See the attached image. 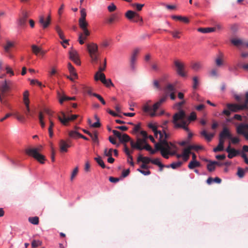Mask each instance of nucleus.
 <instances>
[{
  "instance_id": "nucleus-58",
  "label": "nucleus",
  "mask_w": 248,
  "mask_h": 248,
  "mask_svg": "<svg viewBox=\"0 0 248 248\" xmlns=\"http://www.w3.org/2000/svg\"><path fill=\"white\" fill-rule=\"evenodd\" d=\"M113 152L112 149H110L109 150H108L107 148H106L104 151V154L106 156H112V153Z\"/></svg>"
},
{
  "instance_id": "nucleus-60",
  "label": "nucleus",
  "mask_w": 248,
  "mask_h": 248,
  "mask_svg": "<svg viewBox=\"0 0 248 248\" xmlns=\"http://www.w3.org/2000/svg\"><path fill=\"white\" fill-rule=\"evenodd\" d=\"M99 80H100L103 83L106 81V77L104 73H99L98 75Z\"/></svg>"
},
{
  "instance_id": "nucleus-28",
  "label": "nucleus",
  "mask_w": 248,
  "mask_h": 248,
  "mask_svg": "<svg viewBox=\"0 0 248 248\" xmlns=\"http://www.w3.org/2000/svg\"><path fill=\"white\" fill-rule=\"evenodd\" d=\"M201 135H202V136L204 137L208 141H210L212 139V138L214 137V134H213V133H210V134H208L207 133V132L205 130H202L201 132Z\"/></svg>"
},
{
  "instance_id": "nucleus-22",
  "label": "nucleus",
  "mask_w": 248,
  "mask_h": 248,
  "mask_svg": "<svg viewBox=\"0 0 248 248\" xmlns=\"http://www.w3.org/2000/svg\"><path fill=\"white\" fill-rule=\"evenodd\" d=\"M59 146L60 151L62 152H66L67 151V148L70 147V145L63 140H60Z\"/></svg>"
},
{
  "instance_id": "nucleus-57",
  "label": "nucleus",
  "mask_w": 248,
  "mask_h": 248,
  "mask_svg": "<svg viewBox=\"0 0 248 248\" xmlns=\"http://www.w3.org/2000/svg\"><path fill=\"white\" fill-rule=\"evenodd\" d=\"M189 149L191 150H195L196 151H198L200 149H202V147L199 145H190L188 147Z\"/></svg>"
},
{
  "instance_id": "nucleus-2",
  "label": "nucleus",
  "mask_w": 248,
  "mask_h": 248,
  "mask_svg": "<svg viewBox=\"0 0 248 248\" xmlns=\"http://www.w3.org/2000/svg\"><path fill=\"white\" fill-rule=\"evenodd\" d=\"M186 116L185 111L183 110H181L174 114L172 122L174 124L175 128H182L188 132V138L190 139L192 138L193 134L189 131V129L187 126L189 123L187 121L184 120L186 118Z\"/></svg>"
},
{
  "instance_id": "nucleus-23",
  "label": "nucleus",
  "mask_w": 248,
  "mask_h": 248,
  "mask_svg": "<svg viewBox=\"0 0 248 248\" xmlns=\"http://www.w3.org/2000/svg\"><path fill=\"white\" fill-rule=\"evenodd\" d=\"M148 126L149 128L151 129L152 131L154 132L155 136L156 137H157L158 134L159 135V137H161V136H163L162 131L157 130V126L155 124L152 123H150L148 124Z\"/></svg>"
},
{
  "instance_id": "nucleus-12",
  "label": "nucleus",
  "mask_w": 248,
  "mask_h": 248,
  "mask_svg": "<svg viewBox=\"0 0 248 248\" xmlns=\"http://www.w3.org/2000/svg\"><path fill=\"white\" fill-rule=\"evenodd\" d=\"M146 143V139L138 138L136 142H135L133 140L130 141V145L133 149L142 150L141 147L143 146Z\"/></svg>"
},
{
  "instance_id": "nucleus-40",
  "label": "nucleus",
  "mask_w": 248,
  "mask_h": 248,
  "mask_svg": "<svg viewBox=\"0 0 248 248\" xmlns=\"http://www.w3.org/2000/svg\"><path fill=\"white\" fill-rule=\"evenodd\" d=\"M191 154L190 150L188 147L187 148L185 149L184 151L183 156L184 157V159L185 161H186L189 158V155Z\"/></svg>"
},
{
  "instance_id": "nucleus-53",
  "label": "nucleus",
  "mask_w": 248,
  "mask_h": 248,
  "mask_svg": "<svg viewBox=\"0 0 248 248\" xmlns=\"http://www.w3.org/2000/svg\"><path fill=\"white\" fill-rule=\"evenodd\" d=\"M29 104H25L26 107V109L24 110V113L27 117H28L29 116H32V115L30 114V108Z\"/></svg>"
},
{
  "instance_id": "nucleus-41",
  "label": "nucleus",
  "mask_w": 248,
  "mask_h": 248,
  "mask_svg": "<svg viewBox=\"0 0 248 248\" xmlns=\"http://www.w3.org/2000/svg\"><path fill=\"white\" fill-rule=\"evenodd\" d=\"M76 99L75 97H67L66 96L63 95L62 97L60 98L59 102L61 104H62L64 101L67 100H75Z\"/></svg>"
},
{
  "instance_id": "nucleus-21",
  "label": "nucleus",
  "mask_w": 248,
  "mask_h": 248,
  "mask_svg": "<svg viewBox=\"0 0 248 248\" xmlns=\"http://www.w3.org/2000/svg\"><path fill=\"white\" fill-rule=\"evenodd\" d=\"M28 17V13L26 11H23L22 12V16L19 19L18 25L21 27H24L26 24V21Z\"/></svg>"
},
{
  "instance_id": "nucleus-50",
  "label": "nucleus",
  "mask_w": 248,
  "mask_h": 248,
  "mask_svg": "<svg viewBox=\"0 0 248 248\" xmlns=\"http://www.w3.org/2000/svg\"><path fill=\"white\" fill-rule=\"evenodd\" d=\"M13 43L10 41H7L6 45L4 46L5 51L7 52H9L10 48L13 47Z\"/></svg>"
},
{
  "instance_id": "nucleus-42",
  "label": "nucleus",
  "mask_w": 248,
  "mask_h": 248,
  "mask_svg": "<svg viewBox=\"0 0 248 248\" xmlns=\"http://www.w3.org/2000/svg\"><path fill=\"white\" fill-rule=\"evenodd\" d=\"M29 221L32 224L37 225L39 223V217H30Z\"/></svg>"
},
{
  "instance_id": "nucleus-47",
  "label": "nucleus",
  "mask_w": 248,
  "mask_h": 248,
  "mask_svg": "<svg viewBox=\"0 0 248 248\" xmlns=\"http://www.w3.org/2000/svg\"><path fill=\"white\" fill-rule=\"evenodd\" d=\"M91 138L93 141L95 143H98V136H97V132H94L93 134L91 133V135L89 136Z\"/></svg>"
},
{
  "instance_id": "nucleus-55",
  "label": "nucleus",
  "mask_w": 248,
  "mask_h": 248,
  "mask_svg": "<svg viewBox=\"0 0 248 248\" xmlns=\"http://www.w3.org/2000/svg\"><path fill=\"white\" fill-rule=\"evenodd\" d=\"M170 33L171 34L174 38H180V36L179 34H181V32L178 31H170Z\"/></svg>"
},
{
  "instance_id": "nucleus-29",
  "label": "nucleus",
  "mask_w": 248,
  "mask_h": 248,
  "mask_svg": "<svg viewBox=\"0 0 248 248\" xmlns=\"http://www.w3.org/2000/svg\"><path fill=\"white\" fill-rule=\"evenodd\" d=\"M68 69L71 76L74 77L75 78H78V75L75 71V69L71 63H68Z\"/></svg>"
},
{
  "instance_id": "nucleus-19",
  "label": "nucleus",
  "mask_w": 248,
  "mask_h": 248,
  "mask_svg": "<svg viewBox=\"0 0 248 248\" xmlns=\"http://www.w3.org/2000/svg\"><path fill=\"white\" fill-rule=\"evenodd\" d=\"M226 151L227 153H228V157L229 158H233V157L236 156L239 153V152L237 150L234 148H232L230 145L226 148Z\"/></svg>"
},
{
  "instance_id": "nucleus-49",
  "label": "nucleus",
  "mask_w": 248,
  "mask_h": 248,
  "mask_svg": "<svg viewBox=\"0 0 248 248\" xmlns=\"http://www.w3.org/2000/svg\"><path fill=\"white\" fill-rule=\"evenodd\" d=\"M42 243L39 240H34L31 242V246L33 248H36L42 245Z\"/></svg>"
},
{
  "instance_id": "nucleus-8",
  "label": "nucleus",
  "mask_w": 248,
  "mask_h": 248,
  "mask_svg": "<svg viewBox=\"0 0 248 248\" xmlns=\"http://www.w3.org/2000/svg\"><path fill=\"white\" fill-rule=\"evenodd\" d=\"M87 27L88 26L80 27L82 31V32H81L78 34V41L80 45L84 44V41L86 40L87 37L90 35V31L87 29Z\"/></svg>"
},
{
  "instance_id": "nucleus-64",
  "label": "nucleus",
  "mask_w": 248,
  "mask_h": 248,
  "mask_svg": "<svg viewBox=\"0 0 248 248\" xmlns=\"http://www.w3.org/2000/svg\"><path fill=\"white\" fill-rule=\"evenodd\" d=\"M162 133L163 134V140H167L170 138V135L167 133L165 129L163 130Z\"/></svg>"
},
{
  "instance_id": "nucleus-32",
  "label": "nucleus",
  "mask_w": 248,
  "mask_h": 248,
  "mask_svg": "<svg viewBox=\"0 0 248 248\" xmlns=\"http://www.w3.org/2000/svg\"><path fill=\"white\" fill-rule=\"evenodd\" d=\"M29 92L25 91L23 94V100L24 104H30Z\"/></svg>"
},
{
  "instance_id": "nucleus-34",
  "label": "nucleus",
  "mask_w": 248,
  "mask_h": 248,
  "mask_svg": "<svg viewBox=\"0 0 248 248\" xmlns=\"http://www.w3.org/2000/svg\"><path fill=\"white\" fill-rule=\"evenodd\" d=\"M202 67V64L201 62H193L191 64L192 69L195 71H198Z\"/></svg>"
},
{
  "instance_id": "nucleus-36",
  "label": "nucleus",
  "mask_w": 248,
  "mask_h": 248,
  "mask_svg": "<svg viewBox=\"0 0 248 248\" xmlns=\"http://www.w3.org/2000/svg\"><path fill=\"white\" fill-rule=\"evenodd\" d=\"M151 163L159 166L160 168V171L162 170L163 167H166L160 162L159 159L158 158H156L153 160L152 159Z\"/></svg>"
},
{
  "instance_id": "nucleus-4",
  "label": "nucleus",
  "mask_w": 248,
  "mask_h": 248,
  "mask_svg": "<svg viewBox=\"0 0 248 248\" xmlns=\"http://www.w3.org/2000/svg\"><path fill=\"white\" fill-rule=\"evenodd\" d=\"M87 50L91 59V62L97 63L99 56L98 45L94 43H91L87 45Z\"/></svg>"
},
{
  "instance_id": "nucleus-31",
  "label": "nucleus",
  "mask_w": 248,
  "mask_h": 248,
  "mask_svg": "<svg viewBox=\"0 0 248 248\" xmlns=\"http://www.w3.org/2000/svg\"><path fill=\"white\" fill-rule=\"evenodd\" d=\"M119 140L122 143H125L128 141L130 142L132 140H131L130 137L127 134H124L123 135H121Z\"/></svg>"
},
{
  "instance_id": "nucleus-16",
  "label": "nucleus",
  "mask_w": 248,
  "mask_h": 248,
  "mask_svg": "<svg viewBox=\"0 0 248 248\" xmlns=\"http://www.w3.org/2000/svg\"><path fill=\"white\" fill-rule=\"evenodd\" d=\"M31 48L32 52L36 56H38L39 54L43 56L46 53V51L43 50L41 47L35 45H32Z\"/></svg>"
},
{
  "instance_id": "nucleus-59",
  "label": "nucleus",
  "mask_w": 248,
  "mask_h": 248,
  "mask_svg": "<svg viewBox=\"0 0 248 248\" xmlns=\"http://www.w3.org/2000/svg\"><path fill=\"white\" fill-rule=\"evenodd\" d=\"M223 149H224V145L218 144V145L217 146V147H216V148H215L213 149V151L214 152H217L223 151Z\"/></svg>"
},
{
  "instance_id": "nucleus-51",
  "label": "nucleus",
  "mask_w": 248,
  "mask_h": 248,
  "mask_svg": "<svg viewBox=\"0 0 248 248\" xmlns=\"http://www.w3.org/2000/svg\"><path fill=\"white\" fill-rule=\"evenodd\" d=\"M237 175L239 178H243L245 175V171L241 168L238 167Z\"/></svg>"
},
{
  "instance_id": "nucleus-18",
  "label": "nucleus",
  "mask_w": 248,
  "mask_h": 248,
  "mask_svg": "<svg viewBox=\"0 0 248 248\" xmlns=\"http://www.w3.org/2000/svg\"><path fill=\"white\" fill-rule=\"evenodd\" d=\"M139 52V50L138 49H135L132 54L131 59H130V67L131 68L134 70L135 69V63L137 59V57Z\"/></svg>"
},
{
  "instance_id": "nucleus-45",
  "label": "nucleus",
  "mask_w": 248,
  "mask_h": 248,
  "mask_svg": "<svg viewBox=\"0 0 248 248\" xmlns=\"http://www.w3.org/2000/svg\"><path fill=\"white\" fill-rule=\"evenodd\" d=\"M56 31H57L58 34L59 35L60 38L61 39H64V35L62 31V30L61 29V28L59 26H56L55 28Z\"/></svg>"
},
{
  "instance_id": "nucleus-5",
  "label": "nucleus",
  "mask_w": 248,
  "mask_h": 248,
  "mask_svg": "<svg viewBox=\"0 0 248 248\" xmlns=\"http://www.w3.org/2000/svg\"><path fill=\"white\" fill-rule=\"evenodd\" d=\"M226 106L228 109L234 112H238L242 110H248V92L245 94V100L242 104H227Z\"/></svg>"
},
{
  "instance_id": "nucleus-46",
  "label": "nucleus",
  "mask_w": 248,
  "mask_h": 248,
  "mask_svg": "<svg viewBox=\"0 0 248 248\" xmlns=\"http://www.w3.org/2000/svg\"><path fill=\"white\" fill-rule=\"evenodd\" d=\"M106 66H103V67L100 66L99 67V71L96 73L95 76H94V79L95 80H98L99 78L98 75L99 73H102V72L104 71L106 69Z\"/></svg>"
},
{
  "instance_id": "nucleus-11",
  "label": "nucleus",
  "mask_w": 248,
  "mask_h": 248,
  "mask_svg": "<svg viewBox=\"0 0 248 248\" xmlns=\"http://www.w3.org/2000/svg\"><path fill=\"white\" fill-rule=\"evenodd\" d=\"M238 134L243 135L248 140V124H241L236 128Z\"/></svg>"
},
{
  "instance_id": "nucleus-24",
  "label": "nucleus",
  "mask_w": 248,
  "mask_h": 248,
  "mask_svg": "<svg viewBox=\"0 0 248 248\" xmlns=\"http://www.w3.org/2000/svg\"><path fill=\"white\" fill-rule=\"evenodd\" d=\"M164 91L166 94V95H168L172 93L175 92V88L173 85L171 84H168L165 87Z\"/></svg>"
},
{
  "instance_id": "nucleus-3",
  "label": "nucleus",
  "mask_w": 248,
  "mask_h": 248,
  "mask_svg": "<svg viewBox=\"0 0 248 248\" xmlns=\"http://www.w3.org/2000/svg\"><path fill=\"white\" fill-rule=\"evenodd\" d=\"M12 85V82L10 80L4 79L0 81V101L1 103H5L3 98L11 90Z\"/></svg>"
},
{
  "instance_id": "nucleus-25",
  "label": "nucleus",
  "mask_w": 248,
  "mask_h": 248,
  "mask_svg": "<svg viewBox=\"0 0 248 248\" xmlns=\"http://www.w3.org/2000/svg\"><path fill=\"white\" fill-rule=\"evenodd\" d=\"M224 55L220 53L215 60L216 64L217 66L220 67L223 65Z\"/></svg>"
},
{
  "instance_id": "nucleus-26",
  "label": "nucleus",
  "mask_w": 248,
  "mask_h": 248,
  "mask_svg": "<svg viewBox=\"0 0 248 248\" xmlns=\"http://www.w3.org/2000/svg\"><path fill=\"white\" fill-rule=\"evenodd\" d=\"M206 161H209V162L207 165V168L208 171L210 172L215 170L216 165H219V163L217 161H208L207 160H206Z\"/></svg>"
},
{
  "instance_id": "nucleus-62",
  "label": "nucleus",
  "mask_w": 248,
  "mask_h": 248,
  "mask_svg": "<svg viewBox=\"0 0 248 248\" xmlns=\"http://www.w3.org/2000/svg\"><path fill=\"white\" fill-rule=\"evenodd\" d=\"M108 9L109 11V12H112L114 11L116 9V6L113 3H112L109 6H108Z\"/></svg>"
},
{
  "instance_id": "nucleus-43",
  "label": "nucleus",
  "mask_w": 248,
  "mask_h": 248,
  "mask_svg": "<svg viewBox=\"0 0 248 248\" xmlns=\"http://www.w3.org/2000/svg\"><path fill=\"white\" fill-rule=\"evenodd\" d=\"M80 134H80L78 132L76 131H71L69 133V136L70 137L74 139H77L78 137H79Z\"/></svg>"
},
{
  "instance_id": "nucleus-63",
  "label": "nucleus",
  "mask_w": 248,
  "mask_h": 248,
  "mask_svg": "<svg viewBox=\"0 0 248 248\" xmlns=\"http://www.w3.org/2000/svg\"><path fill=\"white\" fill-rule=\"evenodd\" d=\"M103 83L107 87H109L110 86H114L113 83L112 82L110 79H106V81Z\"/></svg>"
},
{
  "instance_id": "nucleus-37",
  "label": "nucleus",
  "mask_w": 248,
  "mask_h": 248,
  "mask_svg": "<svg viewBox=\"0 0 248 248\" xmlns=\"http://www.w3.org/2000/svg\"><path fill=\"white\" fill-rule=\"evenodd\" d=\"M231 42L233 45L238 46L240 45L242 46L243 40L240 39H233L231 40Z\"/></svg>"
},
{
  "instance_id": "nucleus-61",
  "label": "nucleus",
  "mask_w": 248,
  "mask_h": 248,
  "mask_svg": "<svg viewBox=\"0 0 248 248\" xmlns=\"http://www.w3.org/2000/svg\"><path fill=\"white\" fill-rule=\"evenodd\" d=\"M210 76L211 77H217L218 76V71L216 69H212L209 72Z\"/></svg>"
},
{
  "instance_id": "nucleus-30",
  "label": "nucleus",
  "mask_w": 248,
  "mask_h": 248,
  "mask_svg": "<svg viewBox=\"0 0 248 248\" xmlns=\"http://www.w3.org/2000/svg\"><path fill=\"white\" fill-rule=\"evenodd\" d=\"M201 166V163L197 161H191L188 165V167L189 169L192 170L195 168Z\"/></svg>"
},
{
  "instance_id": "nucleus-56",
  "label": "nucleus",
  "mask_w": 248,
  "mask_h": 248,
  "mask_svg": "<svg viewBox=\"0 0 248 248\" xmlns=\"http://www.w3.org/2000/svg\"><path fill=\"white\" fill-rule=\"evenodd\" d=\"M196 118H197V116H196V113L195 112H192L190 113V115L188 117V120L190 122L193 121L195 120L196 119Z\"/></svg>"
},
{
  "instance_id": "nucleus-39",
  "label": "nucleus",
  "mask_w": 248,
  "mask_h": 248,
  "mask_svg": "<svg viewBox=\"0 0 248 248\" xmlns=\"http://www.w3.org/2000/svg\"><path fill=\"white\" fill-rule=\"evenodd\" d=\"M137 15L138 16L135 12L130 10L128 11L125 14L126 17L129 19H132Z\"/></svg>"
},
{
  "instance_id": "nucleus-17",
  "label": "nucleus",
  "mask_w": 248,
  "mask_h": 248,
  "mask_svg": "<svg viewBox=\"0 0 248 248\" xmlns=\"http://www.w3.org/2000/svg\"><path fill=\"white\" fill-rule=\"evenodd\" d=\"M124 152L127 156V162L129 163L131 166H134V163L133 161V157L132 155H131V154L133 153V150L130 151L129 149V148L127 147L126 145L124 144Z\"/></svg>"
},
{
  "instance_id": "nucleus-44",
  "label": "nucleus",
  "mask_w": 248,
  "mask_h": 248,
  "mask_svg": "<svg viewBox=\"0 0 248 248\" xmlns=\"http://www.w3.org/2000/svg\"><path fill=\"white\" fill-rule=\"evenodd\" d=\"M94 159L102 168L104 169L106 168L105 164L100 156L95 157Z\"/></svg>"
},
{
  "instance_id": "nucleus-13",
  "label": "nucleus",
  "mask_w": 248,
  "mask_h": 248,
  "mask_svg": "<svg viewBox=\"0 0 248 248\" xmlns=\"http://www.w3.org/2000/svg\"><path fill=\"white\" fill-rule=\"evenodd\" d=\"M80 17L78 20V24L79 27H84L85 26H88V23L86 20V17L87 16L85 9L82 8L80 9Z\"/></svg>"
},
{
  "instance_id": "nucleus-6",
  "label": "nucleus",
  "mask_w": 248,
  "mask_h": 248,
  "mask_svg": "<svg viewBox=\"0 0 248 248\" xmlns=\"http://www.w3.org/2000/svg\"><path fill=\"white\" fill-rule=\"evenodd\" d=\"M42 148V146H40L38 148H28L25 150V153L28 155L32 156L40 163L43 164L45 160V156L38 153Z\"/></svg>"
},
{
  "instance_id": "nucleus-35",
  "label": "nucleus",
  "mask_w": 248,
  "mask_h": 248,
  "mask_svg": "<svg viewBox=\"0 0 248 248\" xmlns=\"http://www.w3.org/2000/svg\"><path fill=\"white\" fill-rule=\"evenodd\" d=\"M172 18L174 19L179 20L186 23H188L189 21V19L187 17L182 16H172Z\"/></svg>"
},
{
  "instance_id": "nucleus-27",
  "label": "nucleus",
  "mask_w": 248,
  "mask_h": 248,
  "mask_svg": "<svg viewBox=\"0 0 248 248\" xmlns=\"http://www.w3.org/2000/svg\"><path fill=\"white\" fill-rule=\"evenodd\" d=\"M138 162H142L144 164H148L151 162L152 159L148 157H143L140 154L137 159Z\"/></svg>"
},
{
  "instance_id": "nucleus-52",
  "label": "nucleus",
  "mask_w": 248,
  "mask_h": 248,
  "mask_svg": "<svg viewBox=\"0 0 248 248\" xmlns=\"http://www.w3.org/2000/svg\"><path fill=\"white\" fill-rule=\"evenodd\" d=\"M93 95L94 97H96L103 105L106 104V102L103 99V98L99 94L97 93H93Z\"/></svg>"
},
{
  "instance_id": "nucleus-9",
  "label": "nucleus",
  "mask_w": 248,
  "mask_h": 248,
  "mask_svg": "<svg viewBox=\"0 0 248 248\" xmlns=\"http://www.w3.org/2000/svg\"><path fill=\"white\" fill-rule=\"evenodd\" d=\"M174 64L176 68L177 73L182 77L186 76V74L185 71V64L183 62H180L178 60H176L174 61Z\"/></svg>"
},
{
  "instance_id": "nucleus-15",
  "label": "nucleus",
  "mask_w": 248,
  "mask_h": 248,
  "mask_svg": "<svg viewBox=\"0 0 248 248\" xmlns=\"http://www.w3.org/2000/svg\"><path fill=\"white\" fill-rule=\"evenodd\" d=\"M39 23L42 25L44 29H46L48 27L51 22L50 15H48L46 18V21L45 20V17L44 16H39Z\"/></svg>"
},
{
  "instance_id": "nucleus-33",
  "label": "nucleus",
  "mask_w": 248,
  "mask_h": 248,
  "mask_svg": "<svg viewBox=\"0 0 248 248\" xmlns=\"http://www.w3.org/2000/svg\"><path fill=\"white\" fill-rule=\"evenodd\" d=\"M198 31L202 33H208L215 31V28H200L198 29Z\"/></svg>"
},
{
  "instance_id": "nucleus-48",
  "label": "nucleus",
  "mask_w": 248,
  "mask_h": 248,
  "mask_svg": "<svg viewBox=\"0 0 248 248\" xmlns=\"http://www.w3.org/2000/svg\"><path fill=\"white\" fill-rule=\"evenodd\" d=\"M78 167H77L74 169V170L72 172V173L71 175V177H70L71 181H73L74 180V179L75 178V177L78 174Z\"/></svg>"
},
{
  "instance_id": "nucleus-10",
  "label": "nucleus",
  "mask_w": 248,
  "mask_h": 248,
  "mask_svg": "<svg viewBox=\"0 0 248 248\" xmlns=\"http://www.w3.org/2000/svg\"><path fill=\"white\" fill-rule=\"evenodd\" d=\"M62 117L58 116V119L64 125H66L70 121H74L77 119L78 115H72L70 117H66L65 114L63 112H61Z\"/></svg>"
},
{
  "instance_id": "nucleus-54",
  "label": "nucleus",
  "mask_w": 248,
  "mask_h": 248,
  "mask_svg": "<svg viewBox=\"0 0 248 248\" xmlns=\"http://www.w3.org/2000/svg\"><path fill=\"white\" fill-rule=\"evenodd\" d=\"M193 88L194 89H197L198 84H199V80L197 77H194L193 78Z\"/></svg>"
},
{
  "instance_id": "nucleus-38",
  "label": "nucleus",
  "mask_w": 248,
  "mask_h": 248,
  "mask_svg": "<svg viewBox=\"0 0 248 248\" xmlns=\"http://www.w3.org/2000/svg\"><path fill=\"white\" fill-rule=\"evenodd\" d=\"M182 163H183L181 161H177L176 162H173L171 163L170 166H166V167L167 168H169L170 167L173 169H175L177 168L180 167L182 165Z\"/></svg>"
},
{
  "instance_id": "nucleus-7",
  "label": "nucleus",
  "mask_w": 248,
  "mask_h": 248,
  "mask_svg": "<svg viewBox=\"0 0 248 248\" xmlns=\"http://www.w3.org/2000/svg\"><path fill=\"white\" fill-rule=\"evenodd\" d=\"M151 101L149 100L144 106H143L142 109L144 112L149 113L151 117H154L156 115L155 111L161 105V103H159V101L156 102L153 106L152 108L149 105Z\"/></svg>"
},
{
  "instance_id": "nucleus-1",
  "label": "nucleus",
  "mask_w": 248,
  "mask_h": 248,
  "mask_svg": "<svg viewBox=\"0 0 248 248\" xmlns=\"http://www.w3.org/2000/svg\"><path fill=\"white\" fill-rule=\"evenodd\" d=\"M156 150H159L162 156L166 158H169V155H175L176 153L177 147L171 142L163 140V136L159 137V142L155 145Z\"/></svg>"
},
{
  "instance_id": "nucleus-20",
  "label": "nucleus",
  "mask_w": 248,
  "mask_h": 248,
  "mask_svg": "<svg viewBox=\"0 0 248 248\" xmlns=\"http://www.w3.org/2000/svg\"><path fill=\"white\" fill-rule=\"evenodd\" d=\"M219 137L223 139H229L232 138V134L230 133V131L228 129V128L225 127L223 128L222 131L219 134Z\"/></svg>"
},
{
  "instance_id": "nucleus-14",
  "label": "nucleus",
  "mask_w": 248,
  "mask_h": 248,
  "mask_svg": "<svg viewBox=\"0 0 248 248\" xmlns=\"http://www.w3.org/2000/svg\"><path fill=\"white\" fill-rule=\"evenodd\" d=\"M69 54L70 59L71 60L76 64L80 65L81 62L77 50L71 48V50L69 51Z\"/></svg>"
}]
</instances>
